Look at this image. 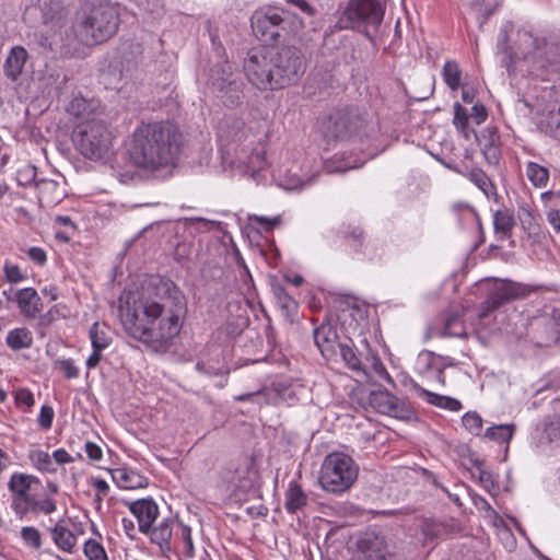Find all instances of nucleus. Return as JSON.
Instances as JSON below:
<instances>
[{
	"instance_id": "obj_1",
	"label": "nucleus",
	"mask_w": 560,
	"mask_h": 560,
	"mask_svg": "<svg viewBox=\"0 0 560 560\" xmlns=\"http://www.w3.org/2000/svg\"><path fill=\"white\" fill-rule=\"evenodd\" d=\"M186 312L185 296L172 282L124 292L119 298V317L126 332L154 350H165L179 334Z\"/></svg>"
},
{
	"instance_id": "obj_2",
	"label": "nucleus",
	"mask_w": 560,
	"mask_h": 560,
	"mask_svg": "<svg viewBox=\"0 0 560 560\" xmlns=\"http://www.w3.org/2000/svg\"><path fill=\"white\" fill-rule=\"evenodd\" d=\"M182 142L179 129L170 122L143 124L133 131L128 153L133 165L158 171L174 164Z\"/></svg>"
},
{
	"instance_id": "obj_3",
	"label": "nucleus",
	"mask_w": 560,
	"mask_h": 560,
	"mask_svg": "<svg viewBox=\"0 0 560 560\" xmlns=\"http://www.w3.org/2000/svg\"><path fill=\"white\" fill-rule=\"evenodd\" d=\"M117 8L105 0H86L72 24L75 38L84 45H95L110 38L119 24Z\"/></svg>"
},
{
	"instance_id": "obj_4",
	"label": "nucleus",
	"mask_w": 560,
	"mask_h": 560,
	"mask_svg": "<svg viewBox=\"0 0 560 560\" xmlns=\"http://www.w3.org/2000/svg\"><path fill=\"white\" fill-rule=\"evenodd\" d=\"M358 474L359 467L349 455L332 452L322 464L318 481L325 491L342 493L353 486Z\"/></svg>"
},
{
	"instance_id": "obj_5",
	"label": "nucleus",
	"mask_w": 560,
	"mask_h": 560,
	"mask_svg": "<svg viewBox=\"0 0 560 560\" xmlns=\"http://www.w3.org/2000/svg\"><path fill=\"white\" fill-rule=\"evenodd\" d=\"M383 10L378 0H350L338 19L340 30L353 28L362 31L372 38L381 26Z\"/></svg>"
},
{
	"instance_id": "obj_6",
	"label": "nucleus",
	"mask_w": 560,
	"mask_h": 560,
	"mask_svg": "<svg viewBox=\"0 0 560 560\" xmlns=\"http://www.w3.org/2000/svg\"><path fill=\"white\" fill-rule=\"evenodd\" d=\"M270 52L276 88L290 86L304 74L305 58L299 48L294 46L270 47Z\"/></svg>"
},
{
	"instance_id": "obj_7",
	"label": "nucleus",
	"mask_w": 560,
	"mask_h": 560,
	"mask_svg": "<svg viewBox=\"0 0 560 560\" xmlns=\"http://www.w3.org/2000/svg\"><path fill=\"white\" fill-rule=\"evenodd\" d=\"M74 142L82 155L90 160H101L109 151L112 133L100 118L78 125Z\"/></svg>"
},
{
	"instance_id": "obj_8",
	"label": "nucleus",
	"mask_w": 560,
	"mask_h": 560,
	"mask_svg": "<svg viewBox=\"0 0 560 560\" xmlns=\"http://www.w3.org/2000/svg\"><path fill=\"white\" fill-rule=\"evenodd\" d=\"M208 86L210 91L228 107L240 104L243 82L240 74L229 62L217 65L210 69Z\"/></svg>"
},
{
	"instance_id": "obj_9",
	"label": "nucleus",
	"mask_w": 560,
	"mask_h": 560,
	"mask_svg": "<svg viewBox=\"0 0 560 560\" xmlns=\"http://www.w3.org/2000/svg\"><path fill=\"white\" fill-rule=\"evenodd\" d=\"M8 488L12 497L11 508L14 514L22 520L31 512V505L35 503L42 481L34 475L14 472L10 477Z\"/></svg>"
},
{
	"instance_id": "obj_10",
	"label": "nucleus",
	"mask_w": 560,
	"mask_h": 560,
	"mask_svg": "<svg viewBox=\"0 0 560 560\" xmlns=\"http://www.w3.org/2000/svg\"><path fill=\"white\" fill-rule=\"evenodd\" d=\"M244 71L249 83L257 89L261 91L278 89L273 82L270 47L252 50L244 61Z\"/></svg>"
},
{
	"instance_id": "obj_11",
	"label": "nucleus",
	"mask_w": 560,
	"mask_h": 560,
	"mask_svg": "<svg viewBox=\"0 0 560 560\" xmlns=\"http://www.w3.org/2000/svg\"><path fill=\"white\" fill-rule=\"evenodd\" d=\"M523 40L534 45V50L528 52L524 58L532 67L533 71L538 75L547 79L550 74L560 73V71L549 70L548 68L538 67L537 60L542 58L545 61L560 59V45L547 43L542 38L533 37L530 33L522 35Z\"/></svg>"
},
{
	"instance_id": "obj_12",
	"label": "nucleus",
	"mask_w": 560,
	"mask_h": 560,
	"mask_svg": "<svg viewBox=\"0 0 560 560\" xmlns=\"http://www.w3.org/2000/svg\"><path fill=\"white\" fill-rule=\"evenodd\" d=\"M362 121L350 112H338L330 115L323 124V131L326 138L346 140L355 133Z\"/></svg>"
},
{
	"instance_id": "obj_13",
	"label": "nucleus",
	"mask_w": 560,
	"mask_h": 560,
	"mask_svg": "<svg viewBox=\"0 0 560 560\" xmlns=\"http://www.w3.org/2000/svg\"><path fill=\"white\" fill-rule=\"evenodd\" d=\"M524 295H526V290L520 283L511 281L497 282L489 293L488 299L482 303L479 316L481 318L487 317L504 303Z\"/></svg>"
},
{
	"instance_id": "obj_14",
	"label": "nucleus",
	"mask_w": 560,
	"mask_h": 560,
	"mask_svg": "<svg viewBox=\"0 0 560 560\" xmlns=\"http://www.w3.org/2000/svg\"><path fill=\"white\" fill-rule=\"evenodd\" d=\"M282 22V16L275 11H257L250 20L254 34L265 43H272L278 39Z\"/></svg>"
},
{
	"instance_id": "obj_15",
	"label": "nucleus",
	"mask_w": 560,
	"mask_h": 560,
	"mask_svg": "<svg viewBox=\"0 0 560 560\" xmlns=\"http://www.w3.org/2000/svg\"><path fill=\"white\" fill-rule=\"evenodd\" d=\"M258 478V472L255 467L254 460L249 457L241 459L236 466L230 471L228 481L235 490L247 492L255 486Z\"/></svg>"
},
{
	"instance_id": "obj_16",
	"label": "nucleus",
	"mask_w": 560,
	"mask_h": 560,
	"mask_svg": "<svg viewBox=\"0 0 560 560\" xmlns=\"http://www.w3.org/2000/svg\"><path fill=\"white\" fill-rule=\"evenodd\" d=\"M66 112L73 116L79 125L88 124L101 115L98 103L94 100H86L82 95H75L66 107Z\"/></svg>"
},
{
	"instance_id": "obj_17",
	"label": "nucleus",
	"mask_w": 560,
	"mask_h": 560,
	"mask_svg": "<svg viewBox=\"0 0 560 560\" xmlns=\"http://www.w3.org/2000/svg\"><path fill=\"white\" fill-rule=\"evenodd\" d=\"M129 510L138 520L139 530L149 534L152 524L158 517L159 509L151 499H141L129 504Z\"/></svg>"
},
{
	"instance_id": "obj_18",
	"label": "nucleus",
	"mask_w": 560,
	"mask_h": 560,
	"mask_svg": "<svg viewBox=\"0 0 560 560\" xmlns=\"http://www.w3.org/2000/svg\"><path fill=\"white\" fill-rule=\"evenodd\" d=\"M61 176L56 175V178H39L35 182V187L38 191V200L42 205L52 206L59 203L66 191L61 185Z\"/></svg>"
},
{
	"instance_id": "obj_19",
	"label": "nucleus",
	"mask_w": 560,
	"mask_h": 560,
	"mask_svg": "<svg viewBox=\"0 0 560 560\" xmlns=\"http://www.w3.org/2000/svg\"><path fill=\"white\" fill-rule=\"evenodd\" d=\"M534 340L539 347H549L560 339V326L551 318H541L534 323Z\"/></svg>"
},
{
	"instance_id": "obj_20",
	"label": "nucleus",
	"mask_w": 560,
	"mask_h": 560,
	"mask_svg": "<svg viewBox=\"0 0 560 560\" xmlns=\"http://www.w3.org/2000/svg\"><path fill=\"white\" fill-rule=\"evenodd\" d=\"M338 336L330 325H320L314 330V341L323 357L329 359L336 354V350L340 345Z\"/></svg>"
},
{
	"instance_id": "obj_21",
	"label": "nucleus",
	"mask_w": 560,
	"mask_h": 560,
	"mask_svg": "<svg viewBox=\"0 0 560 560\" xmlns=\"http://www.w3.org/2000/svg\"><path fill=\"white\" fill-rule=\"evenodd\" d=\"M15 302L20 308V312L31 318H35L42 311L40 298L35 289L24 288L16 292Z\"/></svg>"
},
{
	"instance_id": "obj_22",
	"label": "nucleus",
	"mask_w": 560,
	"mask_h": 560,
	"mask_svg": "<svg viewBox=\"0 0 560 560\" xmlns=\"http://www.w3.org/2000/svg\"><path fill=\"white\" fill-rule=\"evenodd\" d=\"M365 560H385V539L374 532H366L359 540Z\"/></svg>"
},
{
	"instance_id": "obj_23",
	"label": "nucleus",
	"mask_w": 560,
	"mask_h": 560,
	"mask_svg": "<svg viewBox=\"0 0 560 560\" xmlns=\"http://www.w3.org/2000/svg\"><path fill=\"white\" fill-rule=\"evenodd\" d=\"M175 525L178 526L179 524H177L176 520L173 517H168L161 521L158 526H151L149 532L150 539L153 544L159 545L163 552L170 551L172 549L171 539Z\"/></svg>"
},
{
	"instance_id": "obj_24",
	"label": "nucleus",
	"mask_w": 560,
	"mask_h": 560,
	"mask_svg": "<svg viewBox=\"0 0 560 560\" xmlns=\"http://www.w3.org/2000/svg\"><path fill=\"white\" fill-rule=\"evenodd\" d=\"M27 51L22 46H14L7 56L4 62V74L11 81L18 80V78L22 74L25 62L27 60Z\"/></svg>"
},
{
	"instance_id": "obj_25",
	"label": "nucleus",
	"mask_w": 560,
	"mask_h": 560,
	"mask_svg": "<svg viewBox=\"0 0 560 560\" xmlns=\"http://www.w3.org/2000/svg\"><path fill=\"white\" fill-rule=\"evenodd\" d=\"M110 472L116 485L124 489H140L148 485L145 477L128 467L115 468Z\"/></svg>"
},
{
	"instance_id": "obj_26",
	"label": "nucleus",
	"mask_w": 560,
	"mask_h": 560,
	"mask_svg": "<svg viewBox=\"0 0 560 560\" xmlns=\"http://www.w3.org/2000/svg\"><path fill=\"white\" fill-rule=\"evenodd\" d=\"M541 201L549 210L546 213L548 223L552 226L556 233H560V209H558L560 200L559 191H545L541 194Z\"/></svg>"
},
{
	"instance_id": "obj_27",
	"label": "nucleus",
	"mask_w": 560,
	"mask_h": 560,
	"mask_svg": "<svg viewBox=\"0 0 560 560\" xmlns=\"http://www.w3.org/2000/svg\"><path fill=\"white\" fill-rule=\"evenodd\" d=\"M387 416L402 421L417 420L416 411L410 405L395 396H387Z\"/></svg>"
},
{
	"instance_id": "obj_28",
	"label": "nucleus",
	"mask_w": 560,
	"mask_h": 560,
	"mask_svg": "<svg viewBox=\"0 0 560 560\" xmlns=\"http://www.w3.org/2000/svg\"><path fill=\"white\" fill-rule=\"evenodd\" d=\"M5 341L9 348L19 351L33 345V335L28 328H14L8 332Z\"/></svg>"
},
{
	"instance_id": "obj_29",
	"label": "nucleus",
	"mask_w": 560,
	"mask_h": 560,
	"mask_svg": "<svg viewBox=\"0 0 560 560\" xmlns=\"http://www.w3.org/2000/svg\"><path fill=\"white\" fill-rule=\"evenodd\" d=\"M307 502V497L301 487L292 481L285 492V509L289 513H295L302 509Z\"/></svg>"
},
{
	"instance_id": "obj_30",
	"label": "nucleus",
	"mask_w": 560,
	"mask_h": 560,
	"mask_svg": "<svg viewBox=\"0 0 560 560\" xmlns=\"http://www.w3.org/2000/svg\"><path fill=\"white\" fill-rule=\"evenodd\" d=\"M419 390L421 392V395L424 396L425 400L431 405H434L436 407L447 409L451 411H458L459 409H462L460 401L455 398H452L448 396H442V395L429 392L424 388H419Z\"/></svg>"
},
{
	"instance_id": "obj_31",
	"label": "nucleus",
	"mask_w": 560,
	"mask_h": 560,
	"mask_svg": "<svg viewBox=\"0 0 560 560\" xmlns=\"http://www.w3.org/2000/svg\"><path fill=\"white\" fill-rule=\"evenodd\" d=\"M52 539L55 544L63 551L72 552L77 542V537L65 526L56 525L52 530Z\"/></svg>"
},
{
	"instance_id": "obj_32",
	"label": "nucleus",
	"mask_w": 560,
	"mask_h": 560,
	"mask_svg": "<svg viewBox=\"0 0 560 560\" xmlns=\"http://www.w3.org/2000/svg\"><path fill=\"white\" fill-rule=\"evenodd\" d=\"M28 458L33 466L40 471L55 472L57 470L52 457L45 451L32 450L28 453Z\"/></svg>"
},
{
	"instance_id": "obj_33",
	"label": "nucleus",
	"mask_w": 560,
	"mask_h": 560,
	"mask_svg": "<svg viewBox=\"0 0 560 560\" xmlns=\"http://www.w3.org/2000/svg\"><path fill=\"white\" fill-rule=\"evenodd\" d=\"M493 225L495 233L501 234V237L509 236L514 226L513 214L508 210H499L493 215Z\"/></svg>"
},
{
	"instance_id": "obj_34",
	"label": "nucleus",
	"mask_w": 560,
	"mask_h": 560,
	"mask_svg": "<svg viewBox=\"0 0 560 560\" xmlns=\"http://www.w3.org/2000/svg\"><path fill=\"white\" fill-rule=\"evenodd\" d=\"M526 175L529 182L539 188L545 187L549 180V171L535 162L527 163Z\"/></svg>"
},
{
	"instance_id": "obj_35",
	"label": "nucleus",
	"mask_w": 560,
	"mask_h": 560,
	"mask_svg": "<svg viewBox=\"0 0 560 560\" xmlns=\"http://www.w3.org/2000/svg\"><path fill=\"white\" fill-rule=\"evenodd\" d=\"M90 339L92 347L95 350L106 349L112 340L108 335V329L105 326H101L98 323L92 325L90 329Z\"/></svg>"
},
{
	"instance_id": "obj_36",
	"label": "nucleus",
	"mask_w": 560,
	"mask_h": 560,
	"mask_svg": "<svg viewBox=\"0 0 560 560\" xmlns=\"http://www.w3.org/2000/svg\"><path fill=\"white\" fill-rule=\"evenodd\" d=\"M453 109V125L455 126L456 130L460 132L465 139L468 140L470 138L471 130L468 127L469 116L467 109L463 107L459 103H455Z\"/></svg>"
},
{
	"instance_id": "obj_37",
	"label": "nucleus",
	"mask_w": 560,
	"mask_h": 560,
	"mask_svg": "<svg viewBox=\"0 0 560 560\" xmlns=\"http://www.w3.org/2000/svg\"><path fill=\"white\" fill-rule=\"evenodd\" d=\"M443 79L451 90L456 91L458 89L460 85L462 71L456 61L448 60L444 63Z\"/></svg>"
},
{
	"instance_id": "obj_38",
	"label": "nucleus",
	"mask_w": 560,
	"mask_h": 560,
	"mask_svg": "<svg viewBox=\"0 0 560 560\" xmlns=\"http://www.w3.org/2000/svg\"><path fill=\"white\" fill-rule=\"evenodd\" d=\"M514 433L513 424H498L487 429L486 438L499 442L508 443L512 439Z\"/></svg>"
},
{
	"instance_id": "obj_39",
	"label": "nucleus",
	"mask_w": 560,
	"mask_h": 560,
	"mask_svg": "<svg viewBox=\"0 0 560 560\" xmlns=\"http://www.w3.org/2000/svg\"><path fill=\"white\" fill-rule=\"evenodd\" d=\"M468 178L487 196L493 188L488 175L480 168H474L468 174Z\"/></svg>"
},
{
	"instance_id": "obj_40",
	"label": "nucleus",
	"mask_w": 560,
	"mask_h": 560,
	"mask_svg": "<svg viewBox=\"0 0 560 560\" xmlns=\"http://www.w3.org/2000/svg\"><path fill=\"white\" fill-rule=\"evenodd\" d=\"M337 349H339L340 357H341L342 361L345 362V364L349 369H351L353 371H361V369H362L361 361L357 357L352 347H350L348 345L340 343Z\"/></svg>"
},
{
	"instance_id": "obj_41",
	"label": "nucleus",
	"mask_w": 560,
	"mask_h": 560,
	"mask_svg": "<svg viewBox=\"0 0 560 560\" xmlns=\"http://www.w3.org/2000/svg\"><path fill=\"white\" fill-rule=\"evenodd\" d=\"M179 536L178 539L183 546V553L186 558H192L195 555L194 542L191 538L190 527L179 524Z\"/></svg>"
},
{
	"instance_id": "obj_42",
	"label": "nucleus",
	"mask_w": 560,
	"mask_h": 560,
	"mask_svg": "<svg viewBox=\"0 0 560 560\" xmlns=\"http://www.w3.org/2000/svg\"><path fill=\"white\" fill-rule=\"evenodd\" d=\"M542 439L548 443L560 442V415L555 416L545 424Z\"/></svg>"
},
{
	"instance_id": "obj_43",
	"label": "nucleus",
	"mask_w": 560,
	"mask_h": 560,
	"mask_svg": "<svg viewBox=\"0 0 560 560\" xmlns=\"http://www.w3.org/2000/svg\"><path fill=\"white\" fill-rule=\"evenodd\" d=\"M84 555L89 560H107L104 547L96 540L89 539L84 544Z\"/></svg>"
},
{
	"instance_id": "obj_44",
	"label": "nucleus",
	"mask_w": 560,
	"mask_h": 560,
	"mask_svg": "<svg viewBox=\"0 0 560 560\" xmlns=\"http://www.w3.org/2000/svg\"><path fill=\"white\" fill-rule=\"evenodd\" d=\"M21 537L23 541L34 548L39 549L42 547V536L37 528L33 526H25L21 530Z\"/></svg>"
},
{
	"instance_id": "obj_45",
	"label": "nucleus",
	"mask_w": 560,
	"mask_h": 560,
	"mask_svg": "<svg viewBox=\"0 0 560 560\" xmlns=\"http://www.w3.org/2000/svg\"><path fill=\"white\" fill-rule=\"evenodd\" d=\"M464 427L472 434L479 435L482 429V419L476 412H467L463 419Z\"/></svg>"
},
{
	"instance_id": "obj_46",
	"label": "nucleus",
	"mask_w": 560,
	"mask_h": 560,
	"mask_svg": "<svg viewBox=\"0 0 560 560\" xmlns=\"http://www.w3.org/2000/svg\"><path fill=\"white\" fill-rule=\"evenodd\" d=\"M444 335L464 337L466 334L458 316H451L445 322Z\"/></svg>"
},
{
	"instance_id": "obj_47",
	"label": "nucleus",
	"mask_w": 560,
	"mask_h": 560,
	"mask_svg": "<svg viewBox=\"0 0 560 560\" xmlns=\"http://www.w3.org/2000/svg\"><path fill=\"white\" fill-rule=\"evenodd\" d=\"M3 272L7 281L10 283H19L25 279V276L22 273L20 267L10 261L4 262Z\"/></svg>"
},
{
	"instance_id": "obj_48",
	"label": "nucleus",
	"mask_w": 560,
	"mask_h": 560,
	"mask_svg": "<svg viewBox=\"0 0 560 560\" xmlns=\"http://www.w3.org/2000/svg\"><path fill=\"white\" fill-rule=\"evenodd\" d=\"M18 180H19L20 185H23V186H27V185L35 186V182L39 180V178H37L36 167H34L32 165H27L23 170L19 171Z\"/></svg>"
},
{
	"instance_id": "obj_49",
	"label": "nucleus",
	"mask_w": 560,
	"mask_h": 560,
	"mask_svg": "<svg viewBox=\"0 0 560 560\" xmlns=\"http://www.w3.org/2000/svg\"><path fill=\"white\" fill-rule=\"evenodd\" d=\"M56 509V502L48 497L43 500L36 498L35 503L31 505V512H42L44 514H51Z\"/></svg>"
},
{
	"instance_id": "obj_50",
	"label": "nucleus",
	"mask_w": 560,
	"mask_h": 560,
	"mask_svg": "<svg viewBox=\"0 0 560 560\" xmlns=\"http://www.w3.org/2000/svg\"><path fill=\"white\" fill-rule=\"evenodd\" d=\"M54 415V409L50 406L44 405L39 412L38 424L45 430L50 429L52 424Z\"/></svg>"
},
{
	"instance_id": "obj_51",
	"label": "nucleus",
	"mask_w": 560,
	"mask_h": 560,
	"mask_svg": "<svg viewBox=\"0 0 560 560\" xmlns=\"http://www.w3.org/2000/svg\"><path fill=\"white\" fill-rule=\"evenodd\" d=\"M424 83H425V91H423V92L412 91V92L408 93V96L415 101H424V100L429 98L434 92V81H433V79L428 78L424 80Z\"/></svg>"
},
{
	"instance_id": "obj_52",
	"label": "nucleus",
	"mask_w": 560,
	"mask_h": 560,
	"mask_svg": "<svg viewBox=\"0 0 560 560\" xmlns=\"http://www.w3.org/2000/svg\"><path fill=\"white\" fill-rule=\"evenodd\" d=\"M236 401H252L258 405H262L267 402L264 390H257L252 393H246L242 395H237L234 397Z\"/></svg>"
},
{
	"instance_id": "obj_53",
	"label": "nucleus",
	"mask_w": 560,
	"mask_h": 560,
	"mask_svg": "<svg viewBox=\"0 0 560 560\" xmlns=\"http://www.w3.org/2000/svg\"><path fill=\"white\" fill-rule=\"evenodd\" d=\"M56 364L67 378H75L79 375L78 368L71 359L58 361Z\"/></svg>"
},
{
	"instance_id": "obj_54",
	"label": "nucleus",
	"mask_w": 560,
	"mask_h": 560,
	"mask_svg": "<svg viewBox=\"0 0 560 560\" xmlns=\"http://www.w3.org/2000/svg\"><path fill=\"white\" fill-rule=\"evenodd\" d=\"M482 152L489 163H498L500 159V152L499 149L495 147L493 139L482 144Z\"/></svg>"
},
{
	"instance_id": "obj_55",
	"label": "nucleus",
	"mask_w": 560,
	"mask_h": 560,
	"mask_svg": "<svg viewBox=\"0 0 560 560\" xmlns=\"http://www.w3.org/2000/svg\"><path fill=\"white\" fill-rule=\"evenodd\" d=\"M15 401L19 406L32 407L35 404L34 395L26 388L15 392Z\"/></svg>"
},
{
	"instance_id": "obj_56",
	"label": "nucleus",
	"mask_w": 560,
	"mask_h": 560,
	"mask_svg": "<svg viewBox=\"0 0 560 560\" xmlns=\"http://www.w3.org/2000/svg\"><path fill=\"white\" fill-rule=\"evenodd\" d=\"M27 256L35 264L43 266L47 260L46 252L40 247H30L27 249Z\"/></svg>"
},
{
	"instance_id": "obj_57",
	"label": "nucleus",
	"mask_w": 560,
	"mask_h": 560,
	"mask_svg": "<svg viewBox=\"0 0 560 560\" xmlns=\"http://www.w3.org/2000/svg\"><path fill=\"white\" fill-rule=\"evenodd\" d=\"M470 116L477 125H480L487 119L488 112L481 103H476L471 108Z\"/></svg>"
},
{
	"instance_id": "obj_58",
	"label": "nucleus",
	"mask_w": 560,
	"mask_h": 560,
	"mask_svg": "<svg viewBox=\"0 0 560 560\" xmlns=\"http://www.w3.org/2000/svg\"><path fill=\"white\" fill-rule=\"evenodd\" d=\"M250 220L259 223L260 225H262L266 230H272L275 226H277L278 224H280V218L279 217H276V218H267V217H262V215H253L250 218Z\"/></svg>"
},
{
	"instance_id": "obj_59",
	"label": "nucleus",
	"mask_w": 560,
	"mask_h": 560,
	"mask_svg": "<svg viewBox=\"0 0 560 560\" xmlns=\"http://www.w3.org/2000/svg\"><path fill=\"white\" fill-rule=\"evenodd\" d=\"M52 460L55 465H62L72 463L74 459L65 448H58L52 453Z\"/></svg>"
},
{
	"instance_id": "obj_60",
	"label": "nucleus",
	"mask_w": 560,
	"mask_h": 560,
	"mask_svg": "<svg viewBox=\"0 0 560 560\" xmlns=\"http://www.w3.org/2000/svg\"><path fill=\"white\" fill-rule=\"evenodd\" d=\"M85 452L92 460H100L103 456L101 447L93 442L85 443Z\"/></svg>"
},
{
	"instance_id": "obj_61",
	"label": "nucleus",
	"mask_w": 560,
	"mask_h": 560,
	"mask_svg": "<svg viewBox=\"0 0 560 560\" xmlns=\"http://www.w3.org/2000/svg\"><path fill=\"white\" fill-rule=\"evenodd\" d=\"M122 528L125 534L130 538L135 539L137 537L136 526L132 520L124 517L121 520Z\"/></svg>"
},
{
	"instance_id": "obj_62",
	"label": "nucleus",
	"mask_w": 560,
	"mask_h": 560,
	"mask_svg": "<svg viewBox=\"0 0 560 560\" xmlns=\"http://www.w3.org/2000/svg\"><path fill=\"white\" fill-rule=\"evenodd\" d=\"M91 483L96 489L97 493H100V495H107L109 486L104 479L94 478L92 479Z\"/></svg>"
},
{
	"instance_id": "obj_63",
	"label": "nucleus",
	"mask_w": 560,
	"mask_h": 560,
	"mask_svg": "<svg viewBox=\"0 0 560 560\" xmlns=\"http://www.w3.org/2000/svg\"><path fill=\"white\" fill-rule=\"evenodd\" d=\"M479 480L483 485V487L488 488L489 486H493V479L490 471H487L480 467H478Z\"/></svg>"
},
{
	"instance_id": "obj_64",
	"label": "nucleus",
	"mask_w": 560,
	"mask_h": 560,
	"mask_svg": "<svg viewBox=\"0 0 560 560\" xmlns=\"http://www.w3.org/2000/svg\"><path fill=\"white\" fill-rule=\"evenodd\" d=\"M101 352H102V350L93 349L92 354L86 360V366L89 370L94 369L98 365V363L102 359Z\"/></svg>"
}]
</instances>
